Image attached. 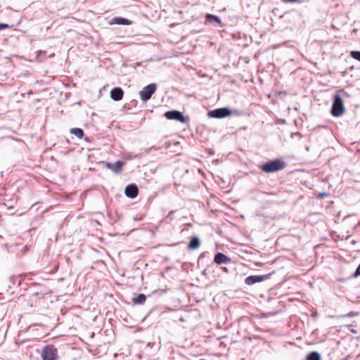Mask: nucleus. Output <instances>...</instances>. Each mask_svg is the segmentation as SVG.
Instances as JSON below:
<instances>
[{
	"mask_svg": "<svg viewBox=\"0 0 360 360\" xmlns=\"http://www.w3.org/2000/svg\"><path fill=\"white\" fill-rule=\"evenodd\" d=\"M330 112L335 117H340L345 112L344 101L339 94H335L333 96Z\"/></svg>",
	"mask_w": 360,
	"mask_h": 360,
	"instance_id": "f257e3e1",
	"label": "nucleus"
},
{
	"mask_svg": "<svg viewBox=\"0 0 360 360\" xmlns=\"http://www.w3.org/2000/svg\"><path fill=\"white\" fill-rule=\"evenodd\" d=\"M286 163L278 159L269 161L262 166V170L266 173H272L284 169Z\"/></svg>",
	"mask_w": 360,
	"mask_h": 360,
	"instance_id": "f03ea898",
	"label": "nucleus"
},
{
	"mask_svg": "<svg viewBox=\"0 0 360 360\" xmlns=\"http://www.w3.org/2000/svg\"><path fill=\"white\" fill-rule=\"evenodd\" d=\"M42 360H58L57 349L53 345H47L41 352Z\"/></svg>",
	"mask_w": 360,
	"mask_h": 360,
	"instance_id": "7ed1b4c3",
	"label": "nucleus"
},
{
	"mask_svg": "<svg viewBox=\"0 0 360 360\" xmlns=\"http://www.w3.org/2000/svg\"><path fill=\"white\" fill-rule=\"evenodd\" d=\"M155 84H150L147 85L139 92L141 99L143 101L149 100L155 91Z\"/></svg>",
	"mask_w": 360,
	"mask_h": 360,
	"instance_id": "20e7f679",
	"label": "nucleus"
},
{
	"mask_svg": "<svg viewBox=\"0 0 360 360\" xmlns=\"http://www.w3.org/2000/svg\"><path fill=\"white\" fill-rule=\"evenodd\" d=\"M165 116L168 120H175L181 123L188 122V118L185 117L182 112L177 110H171L165 112Z\"/></svg>",
	"mask_w": 360,
	"mask_h": 360,
	"instance_id": "39448f33",
	"label": "nucleus"
},
{
	"mask_svg": "<svg viewBox=\"0 0 360 360\" xmlns=\"http://www.w3.org/2000/svg\"><path fill=\"white\" fill-rule=\"evenodd\" d=\"M231 111L227 108H221L211 110L208 112V115L214 118H224L231 115Z\"/></svg>",
	"mask_w": 360,
	"mask_h": 360,
	"instance_id": "423d86ee",
	"label": "nucleus"
},
{
	"mask_svg": "<svg viewBox=\"0 0 360 360\" xmlns=\"http://www.w3.org/2000/svg\"><path fill=\"white\" fill-rule=\"evenodd\" d=\"M266 278H267L266 275H263V276H248L245 278V283L247 285H250L255 284L256 283L262 282V281H264Z\"/></svg>",
	"mask_w": 360,
	"mask_h": 360,
	"instance_id": "0eeeda50",
	"label": "nucleus"
},
{
	"mask_svg": "<svg viewBox=\"0 0 360 360\" xmlns=\"http://www.w3.org/2000/svg\"><path fill=\"white\" fill-rule=\"evenodd\" d=\"M138 187L135 184H130L125 188V195L131 198H134L138 195Z\"/></svg>",
	"mask_w": 360,
	"mask_h": 360,
	"instance_id": "6e6552de",
	"label": "nucleus"
},
{
	"mask_svg": "<svg viewBox=\"0 0 360 360\" xmlns=\"http://www.w3.org/2000/svg\"><path fill=\"white\" fill-rule=\"evenodd\" d=\"M124 91L120 87H115L110 91V98L115 101H119L123 97Z\"/></svg>",
	"mask_w": 360,
	"mask_h": 360,
	"instance_id": "1a4fd4ad",
	"label": "nucleus"
},
{
	"mask_svg": "<svg viewBox=\"0 0 360 360\" xmlns=\"http://www.w3.org/2000/svg\"><path fill=\"white\" fill-rule=\"evenodd\" d=\"M214 261L217 264H222L231 262V259L224 254L218 252L215 255Z\"/></svg>",
	"mask_w": 360,
	"mask_h": 360,
	"instance_id": "9d476101",
	"label": "nucleus"
},
{
	"mask_svg": "<svg viewBox=\"0 0 360 360\" xmlns=\"http://www.w3.org/2000/svg\"><path fill=\"white\" fill-rule=\"evenodd\" d=\"M110 24V25L116 24V25H129L131 24V21H130L128 19L122 18V17H115L111 20Z\"/></svg>",
	"mask_w": 360,
	"mask_h": 360,
	"instance_id": "9b49d317",
	"label": "nucleus"
},
{
	"mask_svg": "<svg viewBox=\"0 0 360 360\" xmlns=\"http://www.w3.org/2000/svg\"><path fill=\"white\" fill-rule=\"evenodd\" d=\"M200 241L197 236H193L188 244V248L191 250H196L200 247Z\"/></svg>",
	"mask_w": 360,
	"mask_h": 360,
	"instance_id": "f8f14e48",
	"label": "nucleus"
},
{
	"mask_svg": "<svg viewBox=\"0 0 360 360\" xmlns=\"http://www.w3.org/2000/svg\"><path fill=\"white\" fill-rule=\"evenodd\" d=\"M124 165V162L122 161H117L115 164H112V171L115 173H120L122 170V167Z\"/></svg>",
	"mask_w": 360,
	"mask_h": 360,
	"instance_id": "ddd939ff",
	"label": "nucleus"
},
{
	"mask_svg": "<svg viewBox=\"0 0 360 360\" xmlns=\"http://www.w3.org/2000/svg\"><path fill=\"white\" fill-rule=\"evenodd\" d=\"M146 297L144 294H139L137 297L133 299L134 304H143L146 302Z\"/></svg>",
	"mask_w": 360,
	"mask_h": 360,
	"instance_id": "4468645a",
	"label": "nucleus"
},
{
	"mask_svg": "<svg viewBox=\"0 0 360 360\" xmlns=\"http://www.w3.org/2000/svg\"><path fill=\"white\" fill-rule=\"evenodd\" d=\"M70 132L79 139H82L84 135L83 130L80 128H73L70 130Z\"/></svg>",
	"mask_w": 360,
	"mask_h": 360,
	"instance_id": "2eb2a0df",
	"label": "nucleus"
},
{
	"mask_svg": "<svg viewBox=\"0 0 360 360\" xmlns=\"http://www.w3.org/2000/svg\"><path fill=\"white\" fill-rule=\"evenodd\" d=\"M307 360H321V356L318 352H312L307 355Z\"/></svg>",
	"mask_w": 360,
	"mask_h": 360,
	"instance_id": "dca6fc26",
	"label": "nucleus"
},
{
	"mask_svg": "<svg viewBox=\"0 0 360 360\" xmlns=\"http://www.w3.org/2000/svg\"><path fill=\"white\" fill-rule=\"evenodd\" d=\"M206 18L207 20H213L214 22H216L218 25H219L220 26H221V20L219 19V18L217 15H212V14H207L206 15Z\"/></svg>",
	"mask_w": 360,
	"mask_h": 360,
	"instance_id": "f3484780",
	"label": "nucleus"
},
{
	"mask_svg": "<svg viewBox=\"0 0 360 360\" xmlns=\"http://www.w3.org/2000/svg\"><path fill=\"white\" fill-rule=\"evenodd\" d=\"M350 56H351L353 58H354V59H356V60H357L360 61V51H352V52L350 53Z\"/></svg>",
	"mask_w": 360,
	"mask_h": 360,
	"instance_id": "a211bd4d",
	"label": "nucleus"
},
{
	"mask_svg": "<svg viewBox=\"0 0 360 360\" xmlns=\"http://www.w3.org/2000/svg\"><path fill=\"white\" fill-rule=\"evenodd\" d=\"M9 25L5 23H0V30L8 28Z\"/></svg>",
	"mask_w": 360,
	"mask_h": 360,
	"instance_id": "6ab92c4d",
	"label": "nucleus"
},
{
	"mask_svg": "<svg viewBox=\"0 0 360 360\" xmlns=\"http://www.w3.org/2000/svg\"><path fill=\"white\" fill-rule=\"evenodd\" d=\"M105 165L108 169H112V164L110 162H105Z\"/></svg>",
	"mask_w": 360,
	"mask_h": 360,
	"instance_id": "aec40b11",
	"label": "nucleus"
},
{
	"mask_svg": "<svg viewBox=\"0 0 360 360\" xmlns=\"http://www.w3.org/2000/svg\"><path fill=\"white\" fill-rule=\"evenodd\" d=\"M285 2H298L299 0H283Z\"/></svg>",
	"mask_w": 360,
	"mask_h": 360,
	"instance_id": "412c9836",
	"label": "nucleus"
},
{
	"mask_svg": "<svg viewBox=\"0 0 360 360\" xmlns=\"http://www.w3.org/2000/svg\"><path fill=\"white\" fill-rule=\"evenodd\" d=\"M354 316V313L351 311L349 313L347 314V316H349V317H352V316Z\"/></svg>",
	"mask_w": 360,
	"mask_h": 360,
	"instance_id": "4be33fe9",
	"label": "nucleus"
},
{
	"mask_svg": "<svg viewBox=\"0 0 360 360\" xmlns=\"http://www.w3.org/2000/svg\"><path fill=\"white\" fill-rule=\"evenodd\" d=\"M327 195H328V194L326 193H320V196L321 198L326 197Z\"/></svg>",
	"mask_w": 360,
	"mask_h": 360,
	"instance_id": "5701e85b",
	"label": "nucleus"
},
{
	"mask_svg": "<svg viewBox=\"0 0 360 360\" xmlns=\"http://www.w3.org/2000/svg\"><path fill=\"white\" fill-rule=\"evenodd\" d=\"M172 213H173V212H170L167 217H169L172 215Z\"/></svg>",
	"mask_w": 360,
	"mask_h": 360,
	"instance_id": "b1692460",
	"label": "nucleus"
},
{
	"mask_svg": "<svg viewBox=\"0 0 360 360\" xmlns=\"http://www.w3.org/2000/svg\"><path fill=\"white\" fill-rule=\"evenodd\" d=\"M223 269H224L225 271H228V269L226 267H224Z\"/></svg>",
	"mask_w": 360,
	"mask_h": 360,
	"instance_id": "393cba45",
	"label": "nucleus"
}]
</instances>
